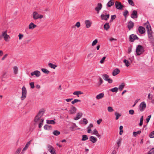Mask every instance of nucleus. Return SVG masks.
Instances as JSON below:
<instances>
[{
  "label": "nucleus",
  "mask_w": 154,
  "mask_h": 154,
  "mask_svg": "<svg viewBox=\"0 0 154 154\" xmlns=\"http://www.w3.org/2000/svg\"><path fill=\"white\" fill-rule=\"evenodd\" d=\"M44 113V111L42 109L40 110L36 116L35 117L34 119V122H40L41 119H44L43 118H42V116H43Z\"/></svg>",
  "instance_id": "f257e3e1"
},
{
  "label": "nucleus",
  "mask_w": 154,
  "mask_h": 154,
  "mask_svg": "<svg viewBox=\"0 0 154 154\" xmlns=\"http://www.w3.org/2000/svg\"><path fill=\"white\" fill-rule=\"evenodd\" d=\"M145 51L144 48L140 45L137 46L136 49V53L137 55H140L143 54Z\"/></svg>",
  "instance_id": "f03ea898"
},
{
  "label": "nucleus",
  "mask_w": 154,
  "mask_h": 154,
  "mask_svg": "<svg viewBox=\"0 0 154 154\" xmlns=\"http://www.w3.org/2000/svg\"><path fill=\"white\" fill-rule=\"evenodd\" d=\"M27 91L26 88L23 86L22 88V96L21 97V100H24L26 97Z\"/></svg>",
  "instance_id": "7ed1b4c3"
},
{
  "label": "nucleus",
  "mask_w": 154,
  "mask_h": 154,
  "mask_svg": "<svg viewBox=\"0 0 154 154\" xmlns=\"http://www.w3.org/2000/svg\"><path fill=\"white\" fill-rule=\"evenodd\" d=\"M32 17L35 20L38 19H41L43 17V16L41 14H39L36 11H34L32 14Z\"/></svg>",
  "instance_id": "20e7f679"
},
{
  "label": "nucleus",
  "mask_w": 154,
  "mask_h": 154,
  "mask_svg": "<svg viewBox=\"0 0 154 154\" xmlns=\"http://www.w3.org/2000/svg\"><path fill=\"white\" fill-rule=\"evenodd\" d=\"M146 104L144 102H143L140 103L139 106V109L141 112L143 111L146 109Z\"/></svg>",
  "instance_id": "39448f33"
},
{
  "label": "nucleus",
  "mask_w": 154,
  "mask_h": 154,
  "mask_svg": "<svg viewBox=\"0 0 154 154\" xmlns=\"http://www.w3.org/2000/svg\"><path fill=\"white\" fill-rule=\"evenodd\" d=\"M148 33V38L149 39V41L152 42H153L154 41L152 35V30L149 31V32H147Z\"/></svg>",
  "instance_id": "423d86ee"
},
{
  "label": "nucleus",
  "mask_w": 154,
  "mask_h": 154,
  "mask_svg": "<svg viewBox=\"0 0 154 154\" xmlns=\"http://www.w3.org/2000/svg\"><path fill=\"white\" fill-rule=\"evenodd\" d=\"M129 41L131 42H133L136 39L138 40V37L136 35L134 34H132L130 35L129 36Z\"/></svg>",
  "instance_id": "0eeeda50"
},
{
  "label": "nucleus",
  "mask_w": 154,
  "mask_h": 154,
  "mask_svg": "<svg viewBox=\"0 0 154 154\" xmlns=\"http://www.w3.org/2000/svg\"><path fill=\"white\" fill-rule=\"evenodd\" d=\"M48 149L52 154H56L53 147L50 145H48L47 146Z\"/></svg>",
  "instance_id": "6e6552de"
},
{
  "label": "nucleus",
  "mask_w": 154,
  "mask_h": 154,
  "mask_svg": "<svg viewBox=\"0 0 154 154\" xmlns=\"http://www.w3.org/2000/svg\"><path fill=\"white\" fill-rule=\"evenodd\" d=\"M115 5L116 8L118 9H121L123 7V6L122 5L121 3L117 1L116 2Z\"/></svg>",
  "instance_id": "1a4fd4ad"
},
{
  "label": "nucleus",
  "mask_w": 154,
  "mask_h": 154,
  "mask_svg": "<svg viewBox=\"0 0 154 154\" xmlns=\"http://www.w3.org/2000/svg\"><path fill=\"white\" fill-rule=\"evenodd\" d=\"M102 7V5L100 3H98L97 7L95 8V10L97 12V13H99Z\"/></svg>",
  "instance_id": "9d476101"
},
{
  "label": "nucleus",
  "mask_w": 154,
  "mask_h": 154,
  "mask_svg": "<svg viewBox=\"0 0 154 154\" xmlns=\"http://www.w3.org/2000/svg\"><path fill=\"white\" fill-rule=\"evenodd\" d=\"M76 108L75 107L72 106H71V108L70 110H69V112L70 114H73L76 112Z\"/></svg>",
  "instance_id": "9b49d317"
},
{
  "label": "nucleus",
  "mask_w": 154,
  "mask_h": 154,
  "mask_svg": "<svg viewBox=\"0 0 154 154\" xmlns=\"http://www.w3.org/2000/svg\"><path fill=\"white\" fill-rule=\"evenodd\" d=\"M32 76L35 75L37 77H39L40 75V72L38 70H35L31 73Z\"/></svg>",
  "instance_id": "f8f14e48"
},
{
  "label": "nucleus",
  "mask_w": 154,
  "mask_h": 154,
  "mask_svg": "<svg viewBox=\"0 0 154 154\" xmlns=\"http://www.w3.org/2000/svg\"><path fill=\"white\" fill-rule=\"evenodd\" d=\"M100 17L102 20H107L109 18V15L108 14L105 15L104 14H102Z\"/></svg>",
  "instance_id": "ddd939ff"
},
{
  "label": "nucleus",
  "mask_w": 154,
  "mask_h": 154,
  "mask_svg": "<svg viewBox=\"0 0 154 154\" xmlns=\"http://www.w3.org/2000/svg\"><path fill=\"white\" fill-rule=\"evenodd\" d=\"M138 31L141 34L144 33L146 31L145 28L142 26H140L139 27Z\"/></svg>",
  "instance_id": "4468645a"
},
{
  "label": "nucleus",
  "mask_w": 154,
  "mask_h": 154,
  "mask_svg": "<svg viewBox=\"0 0 154 154\" xmlns=\"http://www.w3.org/2000/svg\"><path fill=\"white\" fill-rule=\"evenodd\" d=\"M131 17L132 18H137V11L134 10L131 14Z\"/></svg>",
  "instance_id": "2eb2a0df"
},
{
  "label": "nucleus",
  "mask_w": 154,
  "mask_h": 154,
  "mask_svg": "<svg viewBox=\"0 0 154 154\" xmlns=\"http://www.w3.org/2000/svg\"><path fill=\"white\" fill-rule=\"evenodd\" d=\"M134 26V23L131 21H130L128 24V29L130 30Z\"/></svg>",
  "instance_id": "dca6fc26"
},
{
  "label": "nucleus",
  "mask_w": 154,
  "mask_h": 154,
  "mask_svg": "<svg viewBox=\"0 0 154 154\" xmlns=\"http://www.w3.org/2000/svg\"><path fill=\"white\" fill-rule=\"evenodd\" d=\"M144 25L146 26V28L147 29V32L151 30V28L150 25L148 21Z\"/></svg>",
  "instance_id": "f3484780"
},
{
  "label": "nucleus",
  "mask_w": 154,
  "mask_h": 154,
  "mask_svg": "<svg viewBox=\"0 0 154 154\" xmlns=\"http://www.w3.org/2000/svg\"><path fill=\"white\" fill-rule=\"evenodd\" d=\"M120 72V70L118 68L115 69L112 72V74L113 76H115L118 74Z\"/></svg>",
  "instance_id": "a211bd4d"
},
{
  "label": "nucleus",
  "mask_w": 154,
  "mask_h": 154,
  "mask_svg": "<svg viewBox=\"0 0 154 154\" xmlns=\"http://www.w3.org/2000/svg\"><path fill=\"white\" fill-rule=\"evenodd\" d=\"M37 26L33 23H30L29 26V29H32L36 27Z\"/></svg>",
  "instance_id": "6ab92c4d"
},
{
  "label": "nucleus",
  "mask_w": 154,
  "mask_h": 154,
  "mask_svg": "<svg viewBox=\"0 0 154 154\" xmlns=\"http://www.w3.org/2000/svg\"><path fill=\"white\" fill-rule=\"evenodd\" d=\"M85 24L86 28H89L91 26L92 23L89 20H87L85 21Z\"/></svg>",
  "instance_id": "aec40b11"
},
{
  "label": "nucleus",
  "mask_w": 154,
  "mask_h": 154,
  "mask_svg": "<svg viewBox=\"0 0 154 154\" xmlns=\"http://www.w3.org/2000/svg\"><path fill=\"white\" fill-rule=\"evenodd\" d=\"M89 139L93 143H95L97 140V139L93 136H91Z\"/></svg>",
  "instance_id": "412c9836"
},
{
  "label": "nucleus",
  "mask_w": 154,
  "mask_h": 154,
  "mask_svg": "<svg viewBox=\"0 0 154 154\" xmlns=\"http://www.w3.org/2000/svg\"><path fill=\"white\" fill-rule=\"evenodd\" d=\"M82 114L81 113H78L76 115V116L75 117L74 119L75 120H77L82 117Z\"/></svg>",
  "instance_id": "4be33fe9"
},
{
  "label": "nucleus",
  "mask_w": 154,
  "mask_h": 154,
  "mask_svg": "<svg viewBox=\"0 0 154 154\" xmlns=\"http://www.w3.org/2000/svg\"><path fill=\"white\" fill-rule=\"evenodd\" d=\"M104 96V94L103 93H101L97 95L96 97V98L97 99L99 100L103 98Z\"/></svg>",
  "instance_id": "5701e85b"
},
{
  "label": "nucleus",
  "mask_w": 154,
  "mask_h": 154,
  "mask_svg": "<svg viewBox=\"0 0 154 154\" xmlns=\"http://www.w3.org/2000/svg\"><path fill=\"white\" fill-rule=\"evenodd\" d=\"M44 128L45 130H49L52 129V127L51 125H46L44 126Z\"/></svg>",
  "instance_id": "b1692460"
},
{
  "label": "nucleus",
  "mask_w": 154,
  "mask_h": 154,
  "mask_svg": "<svg viewBox=\"0 0 154 154\" xmlns=\"http://www.w3.org/2000/svg\"><path fill=\"white\" fill-rule=\"evenodd\" d=\"M83 93L81 91H75L73 92V94L74 95H76L78 96V97H79V95L83 94Z\"/></svg>",
  "instance_id": "393cba45"
},
{
  "label": "nucleus",
  "mask_w": 154,
  "mask_h": 154,
  "mask_svg": "<svg viewBox=\"0 0 154 154\" xmlns=\"http://www.w3.org/2000/svg\"><path fill=\"white\" fill-rule=\"evenodd\" d=\"M114 2H112V0H111L108 2L107 4V7H110L111 6L113 5L114 4Z\"/></svg>",
  "instance_id": "a878e982"
},
{
  "label": "nucleus",
  "mask_w": 154,
  "mask_h": 154,
  "mask_svg": "<svg viewBox=\"0 0 154 154\" xmlns=\"http://www.w3.org/2000/svg\"><path fill=\"white\" fill-rule=\"evenodd\" d=\"M125 86V84L124 83H122V84L120 85L119 87V89L120 91H121L122 90Z\"/></svg>",
  "instance_id": "bb28decb"
},
{
  "label": "nucleus",
  "mask_w": 154,
  "mask_h": 154,
  "mask_svg": "<svg viewBox=\"0 0 154 154\" xmlns=\"http://www.w3.org/2000/svg\"><path fill=\"white\" fill-rule=\"evenodd\" d=\"M141 133V131L140 130L138 131L137 132L134 131L133 133V135L134 137H136L137 134H140Z\"/></svg>",
  "instance_id": "cd10ccee"
},
{
  "label": "nucleus",
  "mask_w": 154,
  "mask_h": 154,
  "mask_svg": "<svg viewBox=\"0 0 154 154\" xmlns=\"http://www.w3.org/2000/svg\"><path fill=\"white\" fill-rule=\"evenodd\" d=\"M119 88L117 87H115L110 89V91L116 93L118 91Z\"/></svg>",
  "instance_id": "c85d7f7f"
},
{
  "label": "nucleus",
  "mask_w": 154,
  "mask_h": 154,
  "mask_svg": "<svg viewBox=\"0 0 154 154\" xmlns=\"http://www.w3.org/2000/svg\"><path fill=\"white\" fill-rule=\"evenodd\" d=\"M48 66L51 68L54 69H55L56 67L57 66L55 64H54L52 63H50L48 64Z\"/></svg>",
  "instance_id": "c756f323"
},
{
  "label": "nucleus",
  "mask_w": 154,
  "mask_h": 154,
  "mask_svg": "<svg viewBox=\"0 0 154 154\" xmlns=\"http://www.w3.org/2000/svg\"><path fill=\"white\" fill-rule=\"evenodd\" d=\"M104 29L106 30H107L109 28V23H105L104 25Z\"/></svg>",
  "instance_id": "7c9ffc66"
},
{
  "label": "nucleus",
  "mask_w": 154,
  "mask_h": 154,
  "mask_svg": "<svg viewBox=\"0 0 154 154\" xmlns=\"http://www.w3.org/2000/svg\"><path fill=\"white\" fill-rule=\"evenodd\" d=\"M102 76L103 79L106 81L107 80L109 77V76L107 74L102 75Z\"/></svg>",
  "instance_id": "2f4dec72"
},
{
  "label": "nucleus",
  "mask_w": 154,
  "mask_h": 154,
  "mask_svg": "<svg viewBox=\"0 0 154 154\" xmlns=\"http://www.w3.org/2000/svg\"><path fill=\"white\" fill-rule=\"evenodd\" d=\"M41 70L44 73L47 74H49L50 72L49 71L46 69L42 68Z\"/></svg>",
  "instance_id": "473e14b6"
},
{
  "label": "nucleus",
  "mask_w": 154,
  "mask_h": 154,
  "mask_svg": "<svg viewBox=\"0 0 154 154\" xmlns=\"http://www.w3.org/2000/svg\"><path fill=\"white\" fill-rule=\"evenodd\" d=\"M115 115L116 116V120H118L119 119V117L121 116V115L120 114L118 113L117 112H115Z\"/></svg>",
  "instance_id": "72a5a7b5"
},
{
  "label": "nucleus",
  "mask_w": 154,
  "mask_h": 154,
  "mask_svg": "<svg viewBox=\"0 0 154 154\" xmlns=\"http://www.w3.org/2000/svg\"><path fill=\"white\" fill-rule=\"evenodd\" d=\"M53 133L54 135L58 136L60 134V132L58 131L55 130L53 131Z\"/></svg>",
  "instance_id": "f704fd0d"
},
{
  "label": "nucleus",
  "mask_w": 154,
  "mask_h": 154,
  "mask_svg": "<svg viewBox=\"0 0 154 154\" xmlns=\"http://www.w3.org/2000/svg\"><path fill=\"white\" fill-rule=\"evenodd\" d=\"M82 137V141H85L88 139V137L86 135H83Z\"/></svg>",
  "instance_id": "c9c22d12"
},
{
  "label": "nucleus",
  "mask_w": 154,
  "mask_h": 154,
  "mask_svg": "<svg viewBox=\"0 0 154 154\" xmlns=\"http://www.w3.org/2000/svg\"><path fill=\"white\" fill-rule=\"evenodd\" d=\"M14 73L15 74H17L18 72V69L17 66H15L14 67Z\"/></svg>",
  "instance_id": "e433bc0d"
},
{
  "label": "nucleus",
  "mask_w": 154,
  "mask_h": 154,
  "mask_svg": "<svg viewBox=\"0 0 154 154\" xmlns=\"http://www.w3.org/2000/svg\"><path fill=\"white\" fill-rule=\"evenodd\" d=\"M47 124H54L55 123V122L53 120H47Z\"/></svg>",
  "instance_id": "4c0bfd02"
},
{
  "label": "nucleus",
  "mask_w": 154,
  "mask_h": 154,
  "mask_svg": "<svg viewBox=\"0 0 154 154\" xmlns=\"http://www.w3.org/2000/svg\"><path fill=\"white\" fill-rule=\"evenodd\" d=\"M123 62L125 64V65L127 67L128 66L130 65L128 61L126 59L124 60Z\"/></svg>",
  "instance_id": "58836bf2"
},
{
  "label": "nucleus",
  "mask_w": 154,
  "mask_h": 154,
  "mask_svg": "<svg viewBox=\"0 0 154 154\" xmlns=\"http://www.w3.org/2000/svg\"><path fill=\"white\" fill-rule=\"evenodd\" d=\"M76 127V125L75 124H74L70 127V129L72 131H73L74 130L75 128Z\"/></svg>",
  "instance_id": "ea45409f"
},
{
  "label": "nucleus",
  "mask_w": 154,
  "mask_h": 154,
  "mask_svg": "<svg viewBox=\"0 0 154 154\" xmlns=\"http://www.w3.org/2000/svg\"><path fill=\"white\" fill-rule=\"evenodd\" d=\"M148 154H154V148H152L148 152Z\"/></svg>",
  "instance_id": "a19ab883"
},
{
  "label": "nucleus",
  "mask_w": 154,
  "mask_h": 154,
  "mask_svg": "<svg viewBox=\"0 0 154 154\" xmlns=\"http://www.w3.org/2000/svg\"><path fill=\"white\" fill-rule=\"evenodd\" d=\"M107 110L108 112H112L114 111V109L111 106H109L108 107Z\"/></svg>",
  "instance_id": "79ce46f5"
},
{
  "label": "nucleus",
  "mask_w": 154,
  "mask_h": 154,
  "mask_svg": "<svg viewBox=\"0 0 154 154\" xmlns=\"http://www.w3.org/2000/svg\"><path fill=\"white\" fill-rule=\"evenodd\" d=\"M41 120H41V122H39V124L38 127L39 128H40L42 127L44 121V119H41Z\"/></svg>",
  "instance_id": "37998d69"
},
{
  "label": "nucleus",
  "mask_w": 154,
  "mask_h": 154,
  "mask_svg": "<svg viewBox=\"0 0 154 154\" xmlns=\"http://www.w3.org/2000/svg\"><path fill=\"white\" fill-rule=\"evenodd\" d=\"M128 1L130 5L132 6H134V5L132 0H128Z\"/></svg>",
  "instance_id": "c03bdc74"
},
{
  "label": "nucleus",
  "mask_w": 154,
  "mask_h": 154,
  "mask_svg": "<svg viewBox=\"0 0 154 154\" xmlns=\"http://www.w3.org/2000/svg\"><path fill=\"white\" fill-rule=\"evenodd\" d=\"M150 138H152L154 137V131L152 132L149 135Z\"/></svg>",
  "instance_id": "a18cd8bd"
},
{
  "label": "nucleus",
  "mask_w": 154,
  "mask_h": 154,
  "mask_svg": "<svg viewBox=\"0 0 154 154\" xmlns=\"http://www.w3.org/2000/svg\"><path fill=\"white\" fill-rule=\"evenodd\" d=\"M98 42V41L97 39H95L94 41L92 43V45L94 46L96 45Z\"/></svg>",
  "instance_id": "49530a36"
},
{
  "label": "nucleus",
  "mask_w": 154,
  "mask_h": 154,
  "mask_svg": "<svg viewBox=\"0 0 154 154\" xmlns=\"http://www.w3.org/2000/svg\"><path fill=\"white\" fill-rule=\"evenodd\" d=\"M29 146L27 145H26V144L25 147L23 148V149L22 151V152H23H23L25 151L27 149Z\"/></svg>",
  "instance_id": "de8ad7c7"
},
{
  "label": "nucleus",
  "mask_w": 154,
  "mask_h": 154,
  "mask_svg": "<svg viewBox=\"0 0 154 154\" xmlns=\"http://www.w3.org/2000/svg\"><path fill=\"white\" fill-rule=\"evenodd\" d=\"M128 14V12L127 10H126L124 12L123 15L125 17H126L127 15Z\"/></svg>",
  "instance_id": "09e8293b"
},
{
  "label": "nucleus",
  "mask_w": 154,
  "mask_h": 154,
  "mask_svg": "<svg viewBox=\"0 0 154 154\" xmlns=\"http://www.w3.org/2000/svg\"><path fill=\"white\" fill-rule=\"evenodd\" d=\"M7 30H6V31H3L2 32V34L1 35L2 37H4V36H5V35H7Z\"/></svg>",
  "instance_id": "8fccbe9b"
},
{
  "label": "nucleus",
  "mask_w": 154,
  "mask_h": 154,
  "mask_svg": "<svg viewBox=\"0 0 154 154\" xmlns=\"http://www.w3.org/2000/svg\"><path fill=\"white\" fill-rule=\"evenodd\" d=\"M116 15H114L111 16V18L110 20V21H112L114 20L116 18Z\"/></svg>",
  "instance_id": "3c124183"
},
{
  "label": "nucleus",
  "mask_w": 154,
  "mask_h": 154,
  "mask_svg": "<svg viewBox=\"0 0 154 154\" xmlns=\"http://www.w3.org/2000/svg\"><path fill=\"white\" fill-rule=\"evenodd\" d=\"M21 150V148H19L16 150L15 154H19Z\"/></svg>",
  "instance_id": "603ef678"
},
{
  "label": "nucleus",
  "mask_w": 154,
  "mask_h": 154,
  "mask_svg": "<svg viewBox=\"0 0 154 154\" xmlns=\"http://www.w3.org/2000/svg\"><path fill=\"white\" fill-rule=\"evenodd\" d=\"M9 38V35L7 34L5 35V36L4 37V39L6 41H7L8 39V38Z\"/></svg>",
  "instance_id": "864d4df0"
},
{
  "label": "nucleus",
  "mask_w": 154,
  "mask_h": 154,
  "mask_svg": "<svg viewBox=\"0 0 154 154\" xmlns=\"http://www.w3.org/2000/svg\"><path fill=\"white\" fill-rule=\"evenodd\" d=\"M8 54H5L3 56V57L2 58L1 60H5V59L8 56Z\"/></svg>",
  "instance_id": "5fc2aeb1"
},
{
  "label": "nucleus",
  "mask_w": 154,
  "mask_h": 154,
  "mask_svg": "<svg viewBox=\"0 0 154 154\" xmlns=\"http://www.w3.org/2000/svg\"><path fill=\"white\" fill-rule=\"evenodd\" d=\"M151 115H150L147 116V118L146 119V122L147 123H148L150 119L151 118Z\"/></svg>",
  "instance_id": "6e6d98bb"
},
{
  "label": "nucleus",
  "mask_w": 154,
  "mask_h": 154,
  "mask_svg": "<svg viewBox=\"0 0 154 154\" xmlns=\"http://www.w3.org/2000/svg\"><path fill=\"white\" fill-rule=\"evenodd\" d=\"M30 85L32 88H34L35 87L34 82H31L30 83Z\"/></svg>",
  "instance_id": "4d7b16f0"
},
{
  "label": "nucleus",
  "mask_w": 154,
  "mask_h": 154,
  "mask_svg": "<svg viewBox=\"0 0 154 154\" xmlns=\"http://www.w3.org/2000/svg\"><path fill=\"white\" fill-rule=\"evenodd\" d=\"M83 122L84 123L85 125H86L88 123V120L85 118L83 119Z\"/></svg>",
  "instance_id": "13d9d810"
},
{
  "label": "nucleus",
  "mask_w": 154,
  "mask_h": 154,
  "mask_svg": "<svg viewBox=\"0 0 154 154\" xmlns=\"http://www.w3.org/2000/svg\"><path fill=\"white\" fill-rule=\"evenodd\" d=\"M99 85H100L102 84L103 83V80L100 77L99 78Z\"/></svg>",
  "instance_id": "bf43d9fd"
},
{
  "label": "nucleus",
  "mask_w": 154,
  "mask_h": 154,
  "mask_svg": "<svg viewBox=\"0 0 154 154\" xmlns=\"http://www.w3.org/2000/svg\"><path fill=\"white\" fill-rule=\"evenodd\" d=\"M134 111L133 109H131L129 111V114L131 115H133L134 114Z\"/></svg>",
  "instance_id": "052dcab7"
},
{
  "label": "nucleus",
  "mask_w": 154,
  "mask_h": 154,
  "mask_svg": "<svg viewBox=\"0 0 154 154\" xmlns=\"http://www.w3.org/2000/svg\"><path fill=\"white\" fill-rule=\"evenodd\" d=\"M106 59L105 57H103L102 59H101V60L100 61V62L101 63H103L104 62V61Z\"/></svg>",
  "instance_id": "680f3d73"
},
{
  "label": "nucleus",
  "mask_w": 154,
  "mask_h": 154,
  "mask_svg": "<svg viewBox=\"0 0 154 154\" xmlns=\"http://www.w3.org/2000/svg\"><path fill=\"white\" fill-rule=\"evenodd\" d=\"M75 26H77L78 28L80 26V22H77L75 25Z\"/></svg>",
  "instance_id": "e2e57ef3"
},
{
  "label": "nucleus",
  "mask_w": 154,
  "mask_h": 154,
  "mask_svg": "<svg viewBox=\"0 0 154 154\" xmlns=\"http://www.w3.org/2000/svg\"><path fill=\"white\" fill-rule=\"evenodd\" d=\"M93 54L92 53H90L87 56V57L88 58H91L92 57H93V56H92Z\"/></svg>",
  "instance_id": "0e129e2a"
},
{
  "label": "nucleus",
  "mask_w": 154,
  "mask_h": 154,
  "mask_svg": "<svg viewBox=\"0 0 154 154\" xmlns=\"http://www.w3.org/2000/svg\"><path fill=\"white\" fill-rule=\"evenodd\" d=\"M106 81H107L109 83H111L112 82V80L109 78H108Z\"/></svg>",
  "instance_id": "69168bd1"
},
{
  "label": "nucleus",
  "mask_w": 154,
  "mask_h": 154,
  "mask_svg": "<svg viewBox=\"0 0 154 154\" xmlns=\"http://www.w3.org/2000/svg\"><path fill=\"white\" fill-rule=\"evenodd\" d=\"M102 121V119H100L98 120L97 121V123L98 125H100V123H101Z\"/></svg>",
  "instance_id": "338daca9"
},
{
  "label": "nucleus",
  "mask_w": 154,
  "mask_h": 154,
  "mask_svg": "<svg viewBox=\"0 0 154 154\" xmlns=\"http://www.w3.org/2000/svg\"><path fill=\"white\" fill-rule=\"evenodd\" d=\"M98 132L97 130L95 129L93 131V134L95 135Z\"/></svg>",
  "instance_id": "774afa93"
}]
</instances>
